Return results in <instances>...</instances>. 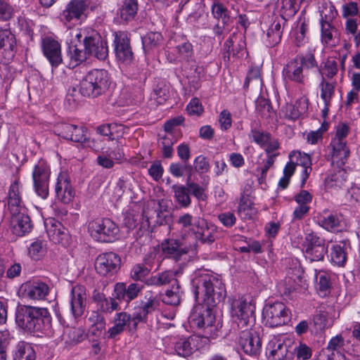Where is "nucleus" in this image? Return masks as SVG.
<instances>
[{
    "mask_svg": "<svg viewBox=\"0 0 360 360\" xmlns=\"http://www.w3.org/2000/svg\"><path fill=\"white\" fill-rule=\"evenodd\" d=\"M196 298H202L204 304L196 305L190 316V323L193 327L204 330L210 336L218 330L213 307L224 300L226 290L221 281L212 273L204 271L192 280Z\"/></svg>",
    "mask_w": 360,
    "mask_h": 360,
    "instance_id": "1",
    "label": "nucleus"
},
{
    "mask_svg": "<svg viewBox=\"0 0 360 360\" xmlns=\"http://www.w3.org/2000/svg\"><path fill=\"white\" fill-rule=\"evenodd\" d=\"M51 319L46 308L21 305L16 309L15 323L24 333H33L45 330L49 327Z\"/></svg>",
    "mask_w": 360,
    "mask_h": 360,
    "instance_id": "2",
    "label": "nucleus"
},
{
    "mask_svg": "<svg viewBox=\"0 0 360 360\" xmlns=\"http://www.w3.org/2000/svg\"><path fill=\"white\" fill-rule=\"evenodd\" d=\"M314 68H318V63L313 53L299 54L284 66L283 76L286 81L304 84L307 70Z\"/></svg>",
    "mask_w": 360,
    "mask_h": 360,
    "instance_id": "3",
    "label": "nucleus"
},
{
    "mask_svg": "<svg viewBox=\"0 0 360 360\" xmlns=\"http://www.w3.org/2000/svg\"><path fill=\"white\" fill-rule=\"evenodd\" d=\"M110 84V77L106 70L94 69L80 81L79 92L84 96L96 98L104 94Z\"/></svg>",
    "mask_w": 360,
    "mask_h": 360,
    "instance_id": "4",
    "label": "nucleus"
},
{
    "mask_svg": "<svg viewBox=\"0 0 360 360\" xmlns=\"http://www.w3.org/2000/svg\"><path fill=\"white\" fill-rule=\"evenodd\" d=\"M255 306L250 298L241 297L232 301L231 316L239 328H249L253 325L255 321Z\"/></svg>",
    "mask_w": 360,
    "mask_h": 360,
    "instance_id": "5",
    "label": "nucleus"
},
{
    "mask_svg": "<svg viewBox=\"0 0 360 360\" xmlns=\"http://www.w3.org/2000/svg\"><path fill=\"white\" fill-rule=\"evenodd\" d=\"M88 229L96 240L105 243L114 241L120 231L117 224L108 218L91 221L88 224Z\"/></svg>",
    "mask_w": 360,
    "mask_h": 360,
    "instance_id": "6",
    "label": "nucleus"
},
{
    "mask_svg": "<svg viewBox=\"0 0 360 360\" xmlns=\"http://www.w3.org/2000/svg\"><path fill=\"white\" fill-rule=\"evenodd\" d=\"M263 318L266 325L274 328L287 324L290 321L291 314L283 302H276L265 306Z\"/></svg>",
    "mask_w": 360,
    "mask_h": 360,
    "instance_id": "7",
    "label": "nucleus"
},
{
    "mask_svg": "<svg viewBox=\"0 0 360 360\" xmlns=\"http://www.w3.org/2000/svg\"><path fill=\"white\" fill-rule=\"evenodd\" d=\"M302 246L305 257L310 262L322 261L328 252L325 240L314 233L306 235Z\"/></svg>",
    "mask_w": 360,
    "mask_h": 360,
    "instance_id": "8",
    "label": "nucleus"
},
{
    "mask_svg": "<svg viewBox=\"0 0 360 360\" xmlns=\"http://www.w3.org/2000/svg\"><path fill=\"white\" fill-rule=\"evenodd\" d=\"M94 267L101 276H113L121 267V257L113 252L101 253L96 258Z\"/></svg>",
    "mask_w": 360,
    "mask_h": 360,
    "instance_id": "9",
    "label": "nucleus"
},
{
    "mask_svg": "<svg viewBox=\"0 0 360 360\" xmlns=\"http://www.w3.org/2000/svg\"><path fill=\"white\" fill-rule=\"evenodd\" d=\"M84 48L87 56H94L104 60L108 56L107 41L96 30L90 31V34L84 39Z\"/></svg>",
    "mask_w": 360,
    "mask_h": 360,
    "instance_id": "10",
    "label": "nucleus"
},
{
    "mask_svg": "<svg viewBox=\"0 0 360 360\" xmlns=\"http://www.w3.org/2000/svg\"><path fill=\"white\" fill-rule=\"evenodd\" d=\"M50 170L46 164L40 161L34 166L32 172L34 188L36 193L43 199L49 195Z\"/></svg>",
    "mask_w": 360,
    "mask_h": 360,
    "instance_id": "11",
    "label": "nucleus"
},
{
    "mask_svg": "<svg viewBox=\"0 0 360 360\" xmlns=\"http://www.w3.org/2000/svg\"><path fill=\"white\" fill-rule=\"evenodd\" d=\"M238 344L247 355L257 356L261 352L262 342L259 335L248 328L240 333Z\"/></svg>",
    "mask_w": 360,
    "mask_h": 360,
    "instance_id": "12",
    "label": "nucleus"
},
{
    "mask_svg": "<svg viewBox=\"0 0 360 360\" xmlns=\"http://www.w3.org/2000/svg\"><path fill=\"white\" fill-rule=\"evenodd\" d=\"M114 46L117 58L123 63L130 64L134 60V53L127 34L123 32L114 33Z\"/></svg>",
    "mask_w": 360,
    "mask_h": 360,
    "instance_id": "13",
    "label": "nucleus"
},
{
    "mask_svg": "<svg viewBox=\"0 0 360 360\" xmlns=\"http://www.w3.org/2000/svg\"><path fill=\"white\" fill-rule=\"evenodd\" d=\"M59 136L65 139L77 143H84L88 140L87 129L83 126L61 123L56 127Z\"/></svg>",
    "mask_w": 360,
    "mask_h": 360,
    "instance_id": "14",
    "label": "nucleus"
},
{
    "mask_svg": "<svg viewBox=\"0 0 360 360\" xmlns=\"http://www.w3.org/2000/svg\"><path fill=\"white\" fill-rule=\"evenodd\" d=\"M10 213V229L14 235L23 236L31 231L33 225L30 217L26 213L22 212V210Z\"/></svg>",
    "mask_w": 360,
    "mask_h": 360,
    "instance_id": "15",
    "label": "nucleus"
},
{
    "mask_svg": "<svg viewBox=\"0 0 360 360\" xmlns=\"http://www.w3.org/2000/svg\"><path fill=\"white\" fill-rule=\"evenodd\" d=\"M41 49L52 68H57L62 63L61 46L58 41L51 37H44L41 40Z\"/></svg>",
    "mask_w": 360,
    "mask_h": 360,
    "instance_id": "16",
    "label": "nucleus"
},
{
    "mask_svg": "<svg viewBox=\"0 0 360 360\" xmlns=\"http://www.w3.org/2000/svg\"><path fill=\"white\" fill-rule=\"evenodd\" d=\"M160 249L166 257L173 259L176 262L185 257L189 251L188 247L174 238L165 239L161 243Z\"/></svg>",
    "mask_w": 360,
    "mask_h": 360,
    "instance_id": "17",
    "label": "nucleus"
},
{
    "mask_svg": "<svg viewBox=\"0 0 360 360\" xmlns=\"http://www.w3.org/2000/svg\"><path fill=\"white\" fill-rule=\"evenodd\" d=\"M71 312L75 317L82 316L86 307V290L82 285H76L71 290Z\"/></svg>",
    "mask_w": 360,
    "mask_h": 360,
    "instance_id": "18",
    "label": "nucleus"
},
{
    "mask_svg": "<svg viewBox=\"0 0 360 360\" xmlns=\"http://www.w3.org/2000/svg\"><path fill=\"white\" fill-rule=\"evenodd\" d=\"M143 216L146 218V221L150 225L153 221L154 226L167 224L171 220V215L160 210V202L153 200L150 202L147 208L143 210Z\"/></svg>",
    "mask_w": 360,
    "mask_h": 360,
    "instance_id": "19",
    "label": "nucleus"
},
{
    "mask_svg": "<svg viewBox=\"0 0 360 360\" xmlns=\"http://www.w3.org/2000/svg\"><path fill=\"white\" fill-rule=\"evenodd\" d=\"M55 191L57 198L62 202L68 204L72 201L75 196V191L67 174L60 173L57 179Z\"/></svg>",
    "mask_w": 360,
    "mask_h": 360,
    "instance_id": "20",
    "label": "nucleus"
},
{
    "mask_svg": "<svg viewBox=\"0 0 360 360\" xmlns=\"http://www.w3.org/2000/svg\"><path fill=\"white\" fill-rule=\"evenodd\" d=\"M330 146L332 147V165L337 168L342 167L346 163L350 153L347 146V141L333 139Z\"/></svg>",
    "mask_w": 360,
    "mask_h": 360,
    "instance_id": "21",
    "label": "nucleus"
},
{
    "mask_svg": "<svg viewBox=\"0 0 360 360\" xmlns=\"http://www.w3.org/2000/svg\"><path fill=\"white\" fill-rule=\"evenodd\" d=\"M142 289V285L138 283H130L129 285L124 283H117L114 288L115 296L119 300L130 302L135 299Z\"/></svg>",
    "mask_w": 360,
    "mask_h": 360,
    "instance_id": "22",
    "label": "nucleus"
},
{
    "mask_svg": "<svg viewBox=\"0 0 360 360\" xmlns=\"http://www.w3.org/2000/svg\"><path fill=\"white\" fill-rule=\"evenodd\" d=\"M89 4V3L86 0H71L63 11L61 15L63 20L67 22H70L74 19L79 20Z\"/></svg>",
    "mask_w": 360,
    "mask_h": 360,
    "instance_id": "23",
    "label": "nucleus"
},
{
    "mask_svg": "<svg viewBox=\"0 0 360 360\" xmlns=\"http://www.w3.org/2000/svg\"><path fill=\"white\" fill-rule=\"evenodd\" d=\"M15 36L9 30L0 29V55L9 61L14 56V48L15 47Z\"/></svg>",
    "mask_w": 360,
    "mask_h": 360,
    "instance_id": "24",
    "label": "nucleus"
},
{
    "mask_svg": "<svg viewBox=\"0 0 360 360\" xmlns=\"http://www.w3.org/2000/svg\"><path fill=\"white\" fill-rule=\"evenodd\" d=\"M139 10L138 0H124L117 11L120 23H128L136 18Z\"/></svg>",
    "mask_w": 360,
    "mask_h": 360,
    "instance_id": "25",
    "label": "nucleus"
},
{
    "mask_svg": "<svg viewBox=\"0 0 360 360\" xmlns=\"http://www.w3.org/2000/svg\"><path fill=\"white\" fill-rule=\"evenodd\" d=\"M176 224L179 226L181 230L185 233H196L202 229L204 221L200 218L193 217L189 213H185L178 218Z\"/></svg>",
    "mask_w": 360,
    "mask_h": 360,
    "instance_id": "26",
    "label": "nucleus"
},
{
    "mask_svg": "<svg viewBox=\"0 0 360 360\" xmlns=\"http://www.w3.org/2000/svg\"><path fill=\"white\" fill-rule=\"evenodd\" d=\"M25 294L32 300H43L49 292L48 285L41 281L28 282L24 285Z\"/></svg>",
    "mask_w": 360,
    "mask_h": 360,
    "instance_id": "27",
    "label": "nucleus"
},
{
    "mask_svg": "<svg viewBox=\"0 0 360 360\" xmlns=\"http://www.w3.org/2000/svg\"><path fill=\"white\" fill-rule=\"evenodd\" d=\"M288 354V346L284 341L274 340L266 347L268 360H284Z\"/></svg>",
    "mask_w": 360,
    "mask_h": 360,
    "instance_id": "28",
    "label": "nucleus"
},
{
    "mask_svg": "<svg viewBox=\"0 0 360 360\" xmlns=\"http://www.w3.org/2000/svg\"><path fill=\"white\" fill-rule=\"evenodd\" d=\"M47 235L54 243H63L67 238L68 234L63 225L53 219L45 222Z\"/></svg>",
    "mask_w": 360,
    "mask_h": 360,
    "instance_id": "29",
    "label": "nucleus"
},
{
    "mask_svg": "<svg viewBox=\"0 0 360 360\" xmlns=\"http://www.w3.org/2000/svg\"><path fill=\"white\" fill-rule=\"evenodd\" d=\"M7 205L10 212L22 210L19 181H15L10 186L7 197Z\"/></svg>",
    "mask_w": 360,
    "mask_h": 360,
    "instance_id": "30",
    "label": "nucleus"
},
{
    "mask_svg": "<svg viewBox=\"0 0 360 360\" xmlns=\"http://www.w3.org/2000/svg\"><path fill=\"white\" fill-rule=\"evenodd\" d=\"M350 249L349 240H345L340 241L338 244L334 245L331 251L332 261L338 266H343L347 261V256Z\"/></svg>",
    "mask_w": 360,
    "mask_h": 360,
    "instance_id": "31",
    "label": "nucleus"
},
{
    "mask_svg": "<svg viewBox=\"0 0 360 360\" xmlns=\"http://www.w3.org/2000/svg\"><path fill=\"white\" fill-rule=\"evenodd\" d=\"M175 281H178L176 278V272L173 271H165L161 273H158L154 276H151L147 278L145 283L147 285H155L162 286L168 284H175Z\"/></svg>",
    "mask_w": 360,
    "mask_h": 360,
    "instance_id": "32",
    "label": "nucleus"
},
{
    "mask_svg": "<svg viewBox=\"0 0 360 360\" xmlns=\"http://www.w3.org/2000/svg\"><path fill=\"white\" fill-rule=\"evenodd\" d=\"M197 341V338L193 336L181 338L175 343V351L179 356L184 357L188 356L198 349L195 344Z\"/></svg>",
    "mask_w": 360,
    "mask_h": 360,
    "instance_id": "33",
    "label": "nucleus"
},
{
    "mask_svg": "<svg viewBox=\"0 0 360 360\" xmlns=\"http://www.w3.org/2000/svg\"><path fill=\"white\" fill-rule=\"evenodd\" d=\"M127 324H130V316L124 312L117 314L114 319V326L108 330V338L115 339L124 331Z\"/></svg>",
    "mask_w": 360,
    "mask_h": 360,
    "instance_id": "34",
    "label": "nucleus"
},
{
    "mask_svg": "<svg viewBox=\"0 0 360 360\" xmlns=\"http://www.w3.org/2000/svg\"><path fill=\"white\" fill-rule=\"evenodd\" d=\"M285 22L282 19H276L270 25L266 32L269 46H274L281 41L283 30L282 24Z\"/></svg>",
    "mask_w": 360,
    "mask_h": 360,
    "instance_id": "35",
    "label": "nucleus"
},
{
    "mask_svg": "<svg viewBox=\"0 0 360 360\" xmlns=\"http://www.w3.org/2000/svg\"><path fill=\"white\" fill-rule=\"evenodd\" d=\"M181 292L179 281H175V284H172L171 289L167 290L160 297L163 303L168 305L177 306L181 302Z\"/></svg>",
    "mask_w": 360,
    "mask_h": 360,
    "instance_id": "36",
    "label": "nucleus"
},
{
    "mask_svg": "<svg viewBox=\"0 0 360 360\" xmlns=\"http://www.w3.org/2000/svg\"><path fill=\"white\" fill-rule=\"evenodd\" d=\"M319 224L327 231H339L344 227L345 223L341 215L330 214L323 217Z\"/></svg>",
    "mask_w": 360,
    "mask_h": 360,
    "instance_id": "37",
    "label": "nucleus"
},
{
    "mask_svg": "<svg viewBox=\"0 0 360 360\" xmlns=\"http://www.w3.org/2000/svg\"><path fill=\"white\" fill-rule=\"evenodd\" d=\"M36 354L32 345L25 341L19 342L15 346L14 360H35Z\"/></svg>",
    "mask_w": 360,
    "mask_h": 360,
    "instance_id": "38",
    "label": "nucleus"
},
{
    "mask_svg": "<svg viewBox=\"0 0 360 360\" xmlns=\"http://www.w3.org/2000/svg\"><path fill=\"white\" fill-rule=\"evenodd\" d=\"M67 56L70 60L68 64L70 68H74L80 65L88 58L84 49H79L77 45H71L68 47Z\"/></svg>",
    "mask_w": 360,
    "mask_h": 360,
    "instance_id": "39",
    "label": "nucleus"
},
{
    "mask_svg": "<svg viewBox=\"0 0 360 360\" xmlns=\"http://www.w3.org/2000/svg\"><path fill=\"white\" fill-rule=\"evenodd\" d=\"M162 41V36L158 32H148L142 37V44L145 53H150L158 49Z\"/></svg>",
    "mask_w": 360,
    "mask_h": 360,
    "instance_id": "40",
    "label": "nucleus"
},
{
    "mask_svg": "<svg viewBox=\"0 0 360 360\" xmlns=\"http://www.w3.org/2000/svg\"><path fill=\"white\" fill-rule=\"evenodd\" d=\"M238 214L242 219H252L257 214V210L251 201L243 196L238 207Z\"/></svg>",
    "mask_w": 360,
    "mask_h": 360,
    "instance_id": "41",
    "label": "nucleus"
},
{
    "mask_svg": "<svg viewBox=\"0 0 360 360\" xmlns=\"http://www.w3.org/2000/svg\"><path fill=\"white\" fill-rule=\"evenodd\" d=\"M172 190L176 202L182 207H186L191 204L188 187L182 185H174Z\"/></svg>",
    "mask_w": 360,
    "mask_h": 360,
    "instance_id": "42",
    "label": "nucleus"
},
{
    "mask_svg": "<svg viewBox=\"0 0 360 360\" xmlns=\"http://www.w3.org/2000/svg\"><path fill=\"white\" fill-rule=\"evenodd\" d=\"M255 110L258 115L266 119L274 113L270 101L263 97H259L255 101Z\"/></svg>",
    "mask_w": 360,
    "mask_h": 360,
    "instance_id": "43",
    "label": "nucleus"
},
{
    "mask_svg": "<svg viewBox=\"0 0 360 360\" xmlns=\"http://www.w3.org/2000/svg\"><path fill=\"white\" fill-rule=\"evenodd\" d=\"M321 41L326 44L331 42L338 37V31L333 23L321 22Z\"/></svg>",
    "mask_w": 360,
    "mask_h": 360,
    "instance_id": "44",
    "label": "nucleus"
},
{
    "mask_svg": "<svg viewBox=\"0 0 360 360\" xmlns=\"http://www.w3.org/2000/svg\"><path fill=\"white\" fill-rule=\"evenodd\" d=\"M337 171L330 174L326 179V184L328 187H341L346 181V172L342 167L337 168Z\"/></svg>",
    "mask_w": 360,
    "mask_h": 360,
    "instance_id": "45",
    "label": "nucleus"
},
{
    "mask_svg": "<svg viewBox=\"0 0 360 360\" xmlns=\"http://www.w3.org/2000/svg\"><path fill=\"white\" fill-rule=\"evenodd\" d=\"M124 128L122 125H117L116 124H103L97 127V132L103 136H109L111 141L116 139L115 133L117 134H123Z\"/></svg>",
    "mask_w": 360,
    "mask_h": 360,
    "instance_id": "46",
    "label": "nucleus"
},
{
    "mask_svg": "<svg viewBox=\"0 0 360 360\" xmlns=\"http://www.w3.org/2000/svg\"><path fill=\"white\" fill-rule=\"evenodd\" d=\"M169 95V87L165 82H158L153 89V96L158 104H162Z\"/></svg>",
    "mask_w": 360,
    "mask_h": 360,
    "instance_id": "47",
    "label": "nucleus"
},
{
    "mask_svg": "<svg viewBox=\"0 0 360 360\" xmlns=\"http://www.w3.org/2000/svg\"><path fill=\"white\" fill-rule=\"evenodd\" d=\"M176 140L173 137L172 134H167L162 136L159 142L162 151V156L165 158H170L173 155L172 146L175 143Z\"/></svg>",
    "mask_w": 360,
    "mask_h": 360,
    "instance_id": "48",
    "label": "nucleus"
},
{
    "mask_svg": "<svg viewBox=\"0 0 360 360\" xmlns=\"http://www.w3.org/2000/svg\"><path fill=\"white\" fill-rule=\"evenodd\" d=\"M321 97L324 101V104L329 105L331 98L335 93V84L326 81L323 77L320 83Z\"/></svg>",
    "mask_w": 360,
    "mask_h": 360,
    "instance_id": "49",
    "label": "nucleus"
},
{
    "mask_svg": "<svg viewBox=\"0 0 360 360\" xmlns=\"http://www.w3.org/2000/svg\"><path fill=\"white\" fill-rule=\"evenodd\" d=\"M212 13L216 19H221L224 25H228L229 23L231 20L230 13L223 4H213L212 7Z\"/></svg>",
    "mask_w": 360,
    "mask_h": 360,
    "instance_id": "50",
    "label": "nucleus"
},
{
    "mask_svg": "<svg viewBox=\"0 0 360 360\" xmlns=\"http://www.w3.org/2000/svg\"><path fill=\"white\" fill-rule=\"evenodd\" d=\"M122 133L116 135V141L113 143V146L109 148V155L115 160H121L124 155L123 146L125 142L120 138L122 137Z\"/></svg>",
    "mask_w": 360,
    "mask_h": 360,
    "instance_id": "51",
    "label": "nucleus"
},
{
    "mask_svg": "<svg viewBox=\"0 0 360 360\" xmlns=\"http://www.w3.org/2000/svg\"><path fill=\"white\" fill-rule=\"evenodd\" d=\"M150 269L143 264L134 265L130 272V277L134 281H143L150 274Z\"/></svg>",
    "mask_w": 360,
    "mask_h": 360,
    "instance_id": "52",
    "label": "nucleus"
},
{
    "mask_svg": "<svg viewBox=\"0 0 360 360\" xmlns=\"http://www.w3.org/2000/svg\"><path fill=\"white\" fill-rule=\"evenodd\" d=\"M323 64V67L319 69L322 78L325 76L328 78H333L336 75L338 72V63L335 60L327 59Z\"/></svg>",
    "mask_w": 360,
    "mask_h": 360,
    "instance_id": "53",
    "label": "nucleus"
},
{
    "mask_svg": "<svg viewBox=\"0 0 360 360\" xmlns=\"http://www.w3.org/2000/svg\"><path fill=\"white\" fill-rule=\"evenodd\" d=\"M337 14V11L333 4H326L321 11V22L333 23Z\"/></svg>",
    "mask_w": 360,
    "mask_h": 360,
    "instance_id": "54",
    "label": "nucleus"
},
{
    "mask_svg": "<svg viewBox=\"0 0 360 360\" xmlns=\"http://www.w3.org/2000/svg\"><path fill=\"white\" fill-rule=\"evenodd\" d=\"M15 14V9L8 0H0V20L8 21Z\"/></svg>",
    "mask_w": 360,
    "mask_h": 360,
    "instance_id": "55",
    "label": "nucleus"
},
{
    "mask_svg": "<svg viewBox=\"0 0 360 360\" xmlns=\"http://www.w3.org/2000/svg\"><path fill=\"white\" fill-rule=\"evenodd\" d=\"M236 36L237 37V39L233 43V46L231 48L232 56L238 58H243L246 53L245 41L242 36H238L236 34Z\"/></svg>",
    "mask_w": 360,
    "mask_h": 360,
    "instance_id": "56",
    "label": "nucleus"
},
{
    "mask_svg": "<svg viewBox=\"0 0 360 360\" xmlns=\"http://www.w3.org/2000/svg\"><path fill=\"white\" fill-rule=\"evenodd\" d=\"M316 281L319 291L326 292L330 289L331 283L327 273L319 271L316 276ZM324 295H326V293H324Z\"/></svg>",
    "mask_w": 360,
    "mask_h": 360,
    "instance_id": "57",
    "label": "nucleus"
},
{
    "mask_svg": "<svg viewBox=\"0 0 360 360\" xmlns=\"http://www.w3.org/2000/svg\"><path fill=\"white\" fill-rule=\"evenodd\" d=\"M196 235V238L203 244L210 245L215 240V233L214 229L210 230L209 228L200 229Z\"/></svg>",
    "mask_w": 360,
    "mask_h": 360,
    "instance_id": "58",
    "label": "nucleus"
},
{
    "mask_svg": "<svg viewBox=\"0 0 360 360\" xmlns=\"http://www.w3.org/2000/svg\"><path fill=\"white\" fill-rule=\"evenodd\" d=\"M45 253V248L41 240L32 243L28 248L29 255L34 259H39Z\"/></svg>",
    "mask_w": 360,
    "mask_h": 360,
    "instance_id": "59",
    "label": "nucleus"
},
{
    "mask_svg": "<svg viewBox=\"0 0 360 360\" xmlns=\"http://www.w3.org/2000/svg\"><path fill=\"white\" fill-rule=\"evenodd\" d=\"M193 167L198 173L204 174L210 170V165L207 158L200 155L194 160Z\"/></svg>",
    "mask_w": 360,
    "mask_h": 360,
    "instance_id": "60",
    "label": "nucleus"
},
{
    "mask_svg": "<svg viewBox=\"0 0 360 360\" xmlns=\"http://www.w3.org/2000/svg\"><path fill=\"white\" fill-rule=\"evenodd\" d=\"M290 160L295 159V165H301L303 167L311 165V158L307 154H302L300 152H292L289 155Z\"/></svg>",
    "mask_w": 360,
    "mask_h": 360,
    "instance_id": "61",
    "label": "nucleus"
},
{
    "mask_svg": "<svg viewBox=\"0 0 360 360\" xmlns=\"http://www.w3.org/2000/svg\"><path fill=\"white\" fill-rule=\"evenodd\" d=\"M295 352L297 360H307L309 359L312 355L311 348L303 343H300L299 346L295 347Z\"/></svg>",
    "mask_w": 360,
    "mask_h": 360,
    "instance_id": "62",
    "label": "nucleus"
},
{
    "mask_svg": "<svg viewBox=\"0 0 360 360\" xmlns=\"http://www.w3.org/2000/svg\"><path fill=\"white\" fill-rule=\"evenodd\" d=\"M65 335L68 336L71 344H77L84 339V333L79 328H68Z\"/></svg>",
    "mask_w": 360,
    "mask_h": 360,
    "instance_id": "63",
    "label": "nucleus"
},
{
    "mask_svg": "<svg viewBox=\"0 0 360 360\" xmlns=\"http://www.w3.org/2000/svg\"><path fill=\"white\" fill-rule=\"evenodd\" d=\"M98 307L103 312L111 313L117 309L118 304L114 298L105 297Z\"/></svg>",
    "mask_w": 360,
    "mask_h": 360,
    "instance_id": "64",
    "label": "nucleus"
}]
</instances>
